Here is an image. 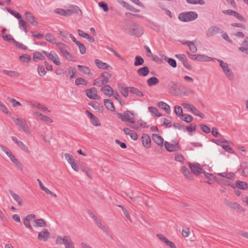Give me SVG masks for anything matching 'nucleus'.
<instances>
[{
  "label": "nucleus",
  "mask_w": 248,
  "mask_h": 248,
  "mask_svg": "<svg viewBox=\"0 0 248 248\" xmlns=\"http://www.w3.org/2000/svg\"><path fill=\"white\" fill-rule=\"evenodd\" d=\"M217 175L219 176H221L224 178H227L228 179H232L234 176V174L233 172H222L218 173Z\"/></svg>",
  "instance_id": "nucleus-47"
},
{
  "label": "nucleus",
  "mask_w": 248,
  "mask_h": 248,
  "mask_svg": "<svg viewBox=\"0 0 248 248\" xmlns=\"http://www.w3.org/2000/svg\"><path fill=\"white\" fill-rule=\"evenodd\" d=\"M12 139L22 150H25L28 153L29 152L28 148L21 141L18 140V139L14 136L12 137Z\"/></svg>",
  "instance_id": "nucleus-24"
},
{
  "label": "nucleus",
  "mask_w": 248,
  "mask_h": 248,
  "mask_svg": "<svg viewBox=\"0 0 248 248\" xmlns=\"http://www.w3.org/2000/svg\"><path fill=\"white\" fill-rule=\"evenodd\" d=\"M63 244L65 248H75L74 245L71 238L68 236H64Z\"/></svg>",
  "instance_id": "nucleus-32"
},
{
  "label": "nucleus",
  "mask_w": 248,
  "mask_h": 248,
  "mask_svg": "<svg viewBox=\"0 0 248 248\" xmlns=\"http://www.w3.org/2000/svg\"><path fill=\"white\" fill-rule=\"evenodd\" d=\"M45 59V56L38 51H35L33 53V60L35 62H36L38 60H44Z\"/></svg>",
  "instance_id": "nucleus-41"
},
{
  "label": "nucleus",
  "mask_w": 248,
  "mask_h": 248,
  "mask_svg": "<svg viewBox=\"0 0 248 248\" xmlns=\"http://www.w3.org/2000/svg\"><path fill=\"white\" fill-rule=\"evenodd\" d=\"M129 91L132 93L136 94L138 96L141 97L143 96V93L137 88L134 87H129Z\"/></svg>",
  "instance_id": "nucleus-43"
},
{
  "label": "nucleus",
  "mask_w": 248,
  "mask_h": 248,
  "mask_svg": "<svg viewBox=\"0 0 248 248\" xmlns=\"http://www.w3.org/2000/svg\"><path fill=\"white\" fill-rule=\"evenodd\" d=\"M189 167L192 172L195 175H198L202 172L203 169L201 167L200 164L198 163H189Z\"/></svg>",
  "instance_id": "nucleus-8"
},
{
  "label": "nucleus",
  "mask_w": 248,
  "mask_h": 248,
  "mask_svg": "<svg viewBox=\"0 0 248 248\" xmlns=\"http://www.w3.org/2000/svg\"><path fill=\"white\" fill-rule=\"evenodd\" d=\"M123 131L125 134L126 135H129L132 139L134 140H136L138 139V136L136 132L134 131L130 130L128 128H124Z\"/></svg>",
  "instance_id": "nucleus-19"
},
{
  "label": "nucleus",
  "mask_w": 248,
  "mask_h": 248,
  "mask_svg": "<svg viewBox=\"0 0 248 248\" xmlns=\"http://www.w3.org/2000/svg\"><path fill=\"white\" fill-rule=\"evenodd\" d=\"M129 91V87H122L121 89V93L125 97L128 95V92Z\"/></svg>",
  "instance_id": "nucleus-64"
},
{
  "label": "nucleus",
  "mask_w": 248,
  "mask_h": 248,
  "mask_svg": "<svg viewBox=\"0 0 248 248\" xmlns=\"http://www.w3.org/2000/svg\"><path fill=\"white\" fill-rule=\"evenodd\" d=\"M180 119L187 123L191 122L193 119L191 115L187 114H183L180 117Z\"/></svg>",
  "instance_id": "nucleus-46"
},
{
  "label": "nucleus",
  "mask_w": 248,
  "mask_h": 248,
  "mask_svg": "<svg viewBox=\"0 0 248 248\" xmlns=\"http://www.w3.org/2000/svg\"><path fill=\"white\" fill-rule=\"evenodd\" d=\"M36 216L33 214H31L27 215L26 217L23 220V223L25 226L29 229L30 230H32V227L31 225L30 221L33 218H35Z\"/></svg>",
  "instance_id": "nucleus-12"
},
{
  "label": "nucleus",
  "mask_w": 248,
  "mask_h": 248,
  "mask_svg": "<svg viewBox=\"0 0 248 248\" xmlns=\"http://www.w3.org/2000/svg\"><path fill=\"white\" fill-rule=\"evenodd\" d=\"M78 68L79 71L84 74L87 75L88 76H92L93 75V73L91 72V69L87 66L78 65Z\"/></svg>",
  "instance_id": "nucleus-21"
},
{
  "label": "nucleus",
  "mask_w": 248,
  "mask_h": 248,
  "mask_svg": "<svg viewBox=\"0 0 248 248\" xmlns=\"http://www.w3.org/2000/svg\"><path fill=\"white\" fill-rule=\"evenodd\" d=\"M8 156L10 158L11 161L15 164L18 169L21 170H23L22 164L16 159L15 155H14L12 152L9 155L8 154Z\"/></svg>",
  "instance_id": "nucleus-18"
},
{
  "label": "nucleus",
  "mask_w": 248,
  "mask_h": 248,
  "mask_svg": "<svg viewBox=\"0 0 248 248\" xmlns=\"http://www.w3.org/2000/svg\"><path fill=\"white\" fill-rule=\"evenodd\" d=\"M66 12L67 16L75 14L79 15H82V12L80 8L78 6L74 5L70 6L69 8L66 10Z\"/></svg>",
  "instance_id": "nucleus-10"
},
{
  "label": "nucleus",
  "mask_w": 248,
  "mask_h": 248,
  "mask_svg": "<svg viewBox=\"0 0 248 248\" xmlns=\"http://www.w3.org/2000/svg\"><path fill=\"white\" fill-rule=\"evenodd\" d=\"M181 171L186 178L188 179H192L193 176L191 172L186 167H182Z\"/></svg>",
  "instance_id": "nucleus-35"
},
{
  "label": "nucleus",
  "mask_w": 248,
  "mask_h": 248,
  "mask_svg": "<svg viewBox=\"0 0 248 248\" xmlns=\"http://www.w3.org/2000/svg\"><path fill=\"white\" fill-rule=\"evenodd\" d=\"M95 63L97 67L99 69L109 70L112 69L111 66H109L108 64L106 62H104L98 59H95Z\"/></svg>",
  "instance_id": "nucleus-16"
},
{
  "label": "nucleus",
  "mask_w": 248,
  "mask_h": 248,
  "mask_svg": "<svg viewBox=\"0 0 248 248\" xmlns=\"http://www.w3.org/2000/svg\"><path fill=\"white\" fill-rule=\"evenodd\" d=\"M88 97L92 99H98L100 97L97 95V90L95 87H92L85 91Z\"/></svg>",
  "instance_id": "nucleus-9"
},
{
  "label": "nucleus",
  "mask_w": 248,
  "mask_h": 248,
  "mask_svg": "<svg viewBox=\"0 0 248 248\" xmlns=\"http://www.w3.org/2000/svg\"><path fill=\"white\" fill-rule=\"evenodd\" d=\"M54 12L61 16H67L66 10L62 8H57L54 10Z\"/></svg>",
  "instance_id": "nucleus-57"
},
{
  "label": "nucleus",
  "mask_w": 248,
  "mask_h": 248,
  "mask_svg": "<svg viewBox=\"0 0 248 248\" xmlns=\"http://www.w3.org/2000/svg\"><path fill=\"white\" fill-rule=\"evenodd\" d=\"M149 69L148 67L144 66L139 68L137 70V74L140 77H146L149 73Z\"/></svg>",
  "instance_id": "nucleus-26"
},
{
  "label": "nucleus",
  "mask_w": 248,
  "mask_h": 248,
  "mask_svg": "<svg viewBox=\"0 0 248 248\" xmlns=\"http://www.w3.org/2000/svg\"><path fill=\"white\" fill-rule=\"evenodd\" d=\"M162 58L164 59L165 61L167 62L172 67H176L177 62L174 59L169 58L165 55H162Z\"/></svg>",
  "instance_id": "nucleus-33"
},
{
  "label": "nucleus",
  "mask_w": 248,
  "mask_h": 248,
  "mask_svg": "<svg viewBox=\"0 0 248 248\" xmlns=\"http://www.w3.org/2000/svg\"><path fill=\"white\" fill-rule=\"evenodd\" d=\"M78 33L80 36L87 39L90 42L93 43L94 42V39L93 37L89 34L84 32L83 31L79 29L78 30Z\"/></svg>",
  "instance_id": "nucleus-22"
},
{
  "label": "nucleus",
  "mask_w": 248,
  "mask_h": 248,
  "mask_svg": "<svg viewBox=\"0 0 248 248\" xmlns=\"http://www.w3.org/2000/svg\"><path fill=\"white\" fill-rule=\"evenodd\" d=\"M7 100L12 104L14 107L21 106V104L19 102L17 101L15 99L8 97Z\"/></svg>",
  "instance_id": "nucleus-59"
},
{
  "label": "nucleus",
  "mask_w": 248,
  "mask_h": 248,
  "mask_svg": "<svg viewBox=\"0 0 248 248\" xmlns=\"http://www.w3.org/2000/svg\"><path fill=\"white\" fill-rule=\"evenodd\" d=\"M19 59L23 62H29L31 60V57L28 54H23L19 57Z\"/></svg>",
  "instance_id": "nucleus-53"
},
{
  "label": "nucleus",
  "mask_w": 248,
  "mask_h": 248,
  "mask_svg": "<svg viewBox=\"0 0 248 248\" xmlns=\"http://www.w3.org/2000/svg\"><path fill=\"white\" fill-rule=\"evenodd\" d=\"M88 83V82L82 78H78L75 80V84L77 86H79L80 85L87 86Z\"/></svg>",
  "instance_id": "nucleus-45"
},
{
  "label": "nucleus",
  "mask_w": 248,
  "mask_h": 248,
  "mask_svg": "<svg viewBox=\"0 0 248 248\" xmlns=\"http://www.w3.org/2000/svg\"><path fill=\"white\" fill-rule=\"evenodd\" d=\"M222 32L223 31L220 28L216 26H212L207 30L206 36L207 37H210L218 33H222Z\"/></svg>",
  "instance_id": "nucleus-6"
},
{
  "label": "nucleus",
  "mask_w": 248,
  "mask_h": 248,
  "mask_svg": "<svg viewBox=\"0 0 248 248\" xmlns=\"http://www.w3.org/2000/svg\"><path fill=\"white\" fill-rule=\"evenodd\" d=\"M174 112L176 115L180 118L183 115V110L181 107L176 106L174 108Z\"/></svg>",
  "instance_id": "nucleus-60"
},
{
  "label": "nucleus",
  "mask_w": 248,
  "mask_h": 248,
  "mask_svg": "<svg viewBox=\"0 0 248 248\" xmlns=\"http://www.w3.org/2000/svg\"><path fill=\"white\" fill-rule=\"evenodd\" d=\"M159 82V79L155 77H151L147 80V84L149 86L155 85L158 84Z\"/></svg>",
  "instance_id": "nucleus-42"
},
{
  "label": "nucleus",
  "mask_w": 248,
  "mask_h": 248,
  "mask_svg": "<svg viewBox=\"0 0 248 248\" xmlns=\"http://www.w3.org/2000/svg\"><path fill=\"white\" fill-rule=\"evenodd\" d=\"M152 139L158 146L163 147L164 139L161 136L158 134H153Z\"/></svg>",
  "instance_id": "nucleus-20"
},
{
  "label": "nucleus",
  "mask_w": 248,
  "mask_h": 248,
  "mask_svg": "<svg viewBox=\"0 0 248 248\" xmlns=\"http://www.w3.org/2000/svg\"><path fill=\"white\" fill-rule=\"evenodd\" d=\"M37 71L38 74L41 77L44 76L46 73L44 66L42 65H38L37 67Z\"/></svg>",
  "instance_id": "nucleus-52"
},
{
  "label": "nucleus",
  "mask_w": 248,
  "mask_h": 248,
  "mask_svg": "<svg viewBox=\"0 0 248 248\" xmlns=\"http://www.w3.org/2000/svg\"><path fill=\"white\" fill-rule=\"evenodd\" d=\"M235 186L236 187L241 189L245 190L248 189V185L244 181L237 180L236 182Z\"/></svg>",
  "instance_id": "nucleus-37"
},
{
  "label": "nucleus",
  "mask_w": 248,
  "mask_h": 248,
  "mask_svg": "<svg viewBox=\"0 0 248 248\" xmlns=\"http://www.w3.org/2000/svg\"><path fill=\"white\" fill-rule=\"evenodd\" d=\"M12 119L19 130H22L26 134H30V128L27 124L25 119L16 118L15 117H13Z\"/></svg>",
  "instance_id": "nucleus-2"
},
{
  "label": "nucleus",
  "mask_w": 248,
  "mask_h": 248,
  "mask_svg": "<svg viewBox=\"0 0 248 248\" xmlns=\"http://www.w3.org/2000/svg\"><path fill=\"white\" fill-rule=\"evenodd\" d=\"M7 11L10 13L12 16H14L17 19H20L22 18V16L20 13L18 12H15L13 10H12L11 8H7Z\"/></svg>",
  "instance_id": "nucleus-58"
},
{
  "label": "nucleus",
  "mask_w": 248,
  "mask_h": 248,
  "mask_svg": "<svg viewBox=\"0 0 248 248\" xmlns=\"http://www.w3.org/2000/svg\"><path fill=\"white\" fill-rule=\"evenodd\" d=\"M180 42L184 45L186 44L188 46L190 50L192 53H195L197 52V47L192 42L188 41L186 42H183L181 41H180Z\"/></svg>",
  "instance_id": "nucleus-39"
},
{
  "label": "nucleus",
  "mask_w": 248,
  "mask_h": 248,
  "mask_svg": "<svg viewBox=\"0 0 248 248\" xmlns=\"http://www.w3.org/2000/svg\"><path fill=\"white\" fill-rule=\"evenodd\" d=\"M193 114L199 116L202 118H204L205 116L203 114H202L196 108L193 106L191 108L190 111Z\"/></svg>",
  "instance_id": "nucleus-49"
},
{
  "label": "nucleus",
  "mask_w": 248,
  "mask_h": 248,
  "mask_svg": "<svg viewBox=\"0 0 248 248\" xmlns=\"http://www.w3.org/2000/svg\"><path fill=\"white\" fill-rule=\"evenodd\" d=\"M19 20V27L20 29H23L26 33L28 32L27 28L26 26V22L23 20L22 18L18 19Z\"/></svg>",
  "instance_id": "nucleus-55"
},
{
  "label": "nucleus",
  "mask_w": 248,
  "mask_h": 248,
  "mask_svg": "<svg viewBox=\"0 0 248 248\" xmlns=\"http://www.w3.org/2000/svg\"><path fill=\"white\" fill-rule=\"evenodd\" d=\"M104 104L106 108L111 111H114L115 110V107L113 102L110 99H106L104 100Z\"/></svg>",
  "instance_id": "nucleus-28"
},
{
  "label": "nucleus",
  "mask_w": 248,
  "mask_h": 248,
  "mask_svg": "<svg viewBox=\"0 0 248 248\" xmlns=\"http://www.w3.org/2000/svg\"><path fill=\"white\" fill-rule=\"evenodd\" d=\"M166 149L170 152L177 151L178 147L177 145L172 144L168 141H166L164 143Z\"/></svg>",
  "instance_id": "nucleus-29"
},
{
  "label": "nucleus",
  "mask_w": 248,
  "mask_h": 248,
  "mask_svg": "<svg viewBox=\"0 0 248 248\" xmlns=\"http://www.w3.org/2000/svg\"><path fill=\"white\" fill-rule=\"evenodd\" d=\"M142 143L143 146L146 148H149L151 147V139L150 137L147 134L144 133L141 137Z\"/></svg>",
  "instance_id": "nucleus-13"
},
{
  "label": "nucleus",
  "mask_w": 248,
  "mask_h": 248,
  "mask_svg": "<svg viewBox=\"0 0 248 248\" xmlns=\"http://www.w3.org/2000/svg\"><path fill=\"white\" fill-rule=\"evenodd\" d=\"M33 225L35 228L46 227L47 226L46 221L43 218L34 220Z\"/></svg>",
  "instance_id": "nucleus-31"
},
{
  "label": "nucleus",
  "mask_w": 248,
  "mask_h": 248,
  "mask_svg": "<svg viewBox=\"0 0 248 248\" xmlns=\"http://www.w3.org/2000/svg\"><path fill=\"white\" fill-rule=\"evenodd\" d=\"M50 236V233L47 229H44L42 231L39 233L38 235V239L46 241Z\"/></svg>",
  "instance_id": "nucleus-15"
},
{
  "label": "nucleus",
  "mask_w": 248,
  "mask_h": 248,
  "mask_svg": "<svg viewBox=\"0 0 248 248\" xmlns=\"http://www.w3.org/2000/svg\"><path fill=\"white\" fill-rule=\"evenodd\" d=\"M98 5L103 9L104 12H107L108 11L109 9L108 7V5L106 2L101 1L99 3Z\"/></svg>",
  "instance_id": "nucleus-63"
},
{
  "label": "nucleus",
  "mask_w": 248,
  "mask_h": 248,
  "mask_svg": "<svg viewBox=\"0 0 248 248\" xmlns=\"http://www.w3.org/2000/svg\"><path fill=\"white\" fill-rule=\"evenodd\" d=\"M45 40L51 44H56V39L50 33H47L45 35Z\"/></svg>",
  "instance_id": "nucleus-40"
},
{
  "label": "nucleus",
  "mask_w": 248,
  "mask_h": 248,
  "mask_svg": "<svg viewBox=\"0 0 248 248\" xmlns=\"http://www.w3.org/2000/svg\"><path fill=\"white\" fill-rule=\"evenodd\" d=\"M143 28L141 26L136 23H134L129 27L128 32L131 35L139 37L143 34Z\"/></svg>",
  "instance_id": "nucleus-3"
},
{
  "label": "nucleus",
  "mask_w": 248,
  "mask_h": 248,
  "mask_svg": "<svg viewBox=\"0 0 248 248\" xmlns=\"http://www.w3.org/2000/svg\"><path fill=\"white\" fill-rule=\"evenodd\" d=\"M158 106L161 109H163L165 110V111L168 113L170 114V113L171 110L170 108L169 105L167 103L163 102L160 101L158 103Z\"/></svg>",
  "instance_id": "nucleus-34"
},
{
  "label": "nucleus",
  "mask_w": 248,
  "mask_h": 248,
  "mask_svg": "<svg viewBox=\"0 0 248 248\" xmlns=\"http://www.w3.org/2000/svg\"><path fill=\"white\" fill-rule=\"evenodd\" d=\"M101 91L108 96H111L114 93L113 89L109 85H105L101 89Z\"/></svg>",
  "instance_id": "nucleus-17"
},
{
  "label": "nucleus",
  "mask_w": 248,
  "mask_h": 248,
  "mask_svg": "<svg viewBox=\"0 0 248 248\" xmlns=\"http://www.w3.org/2000/svg\"><path fill=\"white\" fill-rule=\"evenodd\" d=\"M31 106L32 108H37L46 113L50 112V111L46 107L39 103L34 102L31 104Z\"/></svg>",
  "instance_id": "nucleus-23"
},
{
  "label": "nucleus",
  "mask_w": 248,
  "mask_h": 248,
  "mask_svg": "<svg viewBox=\"0 0 248 248\" xmlns=\"http://www.w3.org/2000/svg\"><path fill=\"white\" fill-rule=\"evenodd\" d=\"M25 16L27 19L34 26H37L38 24V22L36 18H35L33 15L29 12H26L25 14Z\"/></svg>",
  "instance_id": "nucleus-14"
},
{
  "label": "nucleus",
  "mask_w": 248,
  "mask_h": 248,
  "mask_svg": "<svg viewBox=\"0 0 248 248\" xmlns=\"http://www.w3.org/2000/svg\"><path fill=\"white\" fill-rule=\"evenodd\" d=\"M133 111L126 110L123 113H117V115L118 117L120 119L122 122H129L131 124H135L136 121L134 118L130 117V115H133Z\"/></svg>",
  "instance_id": "nucleus-4"
},
{
  "label": "nucleus",
  "mask_w": 248,
  "mask_h": 248,
  "mask_svg": "<svg viewBox=\"0 0 248 248\" xmlns=\"http://www.w3.org/2000/svg\"><path fill=\"white\" fill-rule=\"evenodd\" d=\"M9 192L13 198L17 202L18 204L21 206L23 202L22 198L12 190H9Z\"/></svg>",
  "instance_id": "nucleus-25"
},
{
  "label": "nucleus",
  "mask_w": 248,
  "mask_h": 248,
  "mask_svg": "<svg viewBox=\"0 0 248 248\" xmlns=\"http://www.w3.org/2000/svg\"><path fill=\"white\" fill-rule=\"evenodd\" d=\"M198 17L197 13L194 11L183 12L178 15V19L182 21L187 22L193 21Z\"/></svg>",
  "instance_id": "nucleus-1"
},
{
  "label": "nucleus",
  "mask_w": 248,
  "mask_h": 248,
  "mask_svg": "<svg viewBox=\"0 0 248 248\" xmlns=\"http://www.w3.org/2000/svg\"><path fill=\"white\" fill-rule=\"evenodd\" d=\"M47 58L52 61L57 65H60L61 62H60L58 56L56 53L53 51H50L47 56Z\"/></svg>",
  "instance_id": "nucleus-11"
},
{
  "label": "nucleus",
  "mask_w": 248,
  "mask_h": 248,
  "mask_svg": "<svg viewBox=\"0 0 248 248\" xmlns=\"http://www.w3.org/2000/svg\"><path fill=\"white\" fill-rule=\"evenodd\" d=\"M144 62V59L140 56H137L135 57V60L134 62V65L135 66H138L143 65Z\"/></svg>",
  "instance_id": "nucleus-44"
},
{
  "label": "nucleus",
  "mask_w": 248,
  "mask_h": 248,
  "mask_svg": "<svg viewBox=\"0 0 248 248\" xmlns=\"http://www.w3.org/2000/svg\"><path fill=\"white\" fill-rule=\"evenodd\" d=\"M224 203L226 205L232 209H237L240 212L245 211V209L237 202H231L228 200L225 199L224 200Z\"/></svg>",
  "instance_id": "nucleus-7"
},
{
  "label": "nucleus",
  "mask_w": 248,
  "mask_h": 248,
  "mask_svg": "<svg viewBox=\"0 0 248 248\" xmlns=\"http://www.w3.org/2000/svg\"><path fill=\"white\" fill-rule=\"evenodd\" d=\"M63 56L67 60L75 62L76 61V58L74 57L71 53H70L68 51L65 52V54L63 55Z\"/></svg>",
  "instance_id": "nucleus-61"
},
{
  "label": "nucleus",
  "mask_w": 248,
  "mask_h": 248,
  "mask_svg": "<svg viewBox=\"0 0 248 248\" xmlns=\"http://www.w3.org/2000/svg\"><path fill=\"white\" fill-rule=\"evenodd\" d=\"M196 125L195 124H191L190 125L186 126L185 128V131L187 130L190 135H192V133L196 131Z\"/></svg>",
  "instance_id": "nucleus-50"
},
{
  "label": "nucleus",
  "mask_w": 248,
  "mask_h": 248,
  "mask_svg": "<svg viewBox=\"0 0 248 248\" xmlns=\"http://www.w3.org/2000/svg\"><path fill=\"white\" fill-rule=\"evenodd\" d=\"M219 62V65L222 68L224 73L230 80L233 79V73L232 70L228 67V64L226 62H224L222 60L217 59Z\"/></svg>",
  "instance_id": "nucleus-5"
},
{
  "label": "nucleus",
  "mask_w": 248,
  "mask_h": 248,
  "mask_svg": "<svg viewBox=\"0 0 248 248\" xmlns=\"http://www.w3.org/2000/svg\"><path fill=\"white\" fill-rule=\"evenodd\" d=\"M118 2L121 3L123 5V6L124 7H125V8H126L127 10H128L129 11H131L132 12H135V13H138V12H140V10L134 8L132 6L129 5V4H128L127 3H126V2L123 1V0H118Z\"/></svg>",
  "instance_id": "nucleus-30"
},
{
  "label": "nucleus",
  "mask_w": 248,
  "mask_h": 248,
  "mask_svg": "<svg viewBox=\"0 0 248 248\" xmlns=\"http://www.w3.org/2000/svg\"><path fill=\"white\" fill-rule=\"evenodd\" d=\"M213 59L212 58L209 57L207 56L198 54V61L208 62L211 61Z\"/></svg>",
  "instance_id": "nucleus-51"
},
{
  "label": "nucleus",
  "mask_w": 248,
  "mask_h": 248,
  "mask_svg": "<svg viewBox=\"0 0 248 248\" xmlns=\"http://www.w3.org/2000/svg\"><path fill=\"white\" fill-rule=\"evenodd\" d=\"M148 26L155 31L158 32L160 31V27L157 23L151 20H148Z\"/></svg>",
  "instance_id": "nucleus-36"
},
{
  "label": "nucleus",
  "mask_w": 248,
  "mask_h": 248,
  "mask_svg": "<svg viewBox=\"0 0 248 248\" xmlns=\"http://www.w3.org/2000/svg\"><path fill=\"white\" fill-rule=\"evenodd\" d=\"M2 37L4 40L9 42H12L14 44L16 41V40L10 34H6V35H2Z\"/></svg>",
  "instance_id": "nucleus-56"
},
{
  "label": "nucleus",
  "mask_w": 248,
  "mask_h": 248,
  "mask_svg": "<svg viewBox=\"0 0 248 248\" xmlns=\"http://www.w3.org/2000/svg\"><path fill=\"white\" fill-rule=\"evenodd\" d=\"M148 110L151 113L153 114L155 116L159 117L162 116V115L161 113H160L158 112L157 109L155 107H149L148 108Z\"/></svg>",
  "instance_id": "nucleus-48"
},
{
  "label": "nucleus",
  "mask_w": 248,
  "mask_h": 248,
  "mask_svg": "<svg viewBox=\"0 0 248 248\" xmlns=\"http://www.w3.org/2000/svg\"><path fill=\"white\" fill-rule=\"evenodd\" d=\"M111 77V74L106 71L102 72L100 75V78H102V80L105 85L109 82V79Z\"/></svg>",
  "instance_id": "nucleus-27"
},
{
  "label": "nucleus",
  "mask_w": 248,
  "mask_h": 248,
  "mask_svg": "<svg viewBox=\"0 0 248 248\" xmlns=\"http://www.w3.org/2000/svg\"><path fill=\"white\" fill-rule=\"evenodd\" d=\"M212 141L214 143L217 144V145H218L219 146L223 145L222 143H229V141H228L226 140H221L219 139H212Z\"/></svg>",
  "instance_id": "nucleus-62"
},
{
  "label": "nucleus",
  "mask_w": 248,
  "mask_h": 248,
  "mask_svg": "<svg viewBox=\"0 0 248 248\" xmlns=\"http://www.w3.org/2000/svg\"><path fill=\"white\" fill-rule=\"evenodd\" d=\"M2 73L11 77H18L20 76L19 73L15 71L4 69L2 71Z\"/></svg>",
  "instance_id": "nucleus-38"
},
{
  "label": "nucleus",
  "mask_w": 248,
  "mask_h": 248,
  "mask_svg": "<svg viewBox=\"0 0 248 248\" xmlns=\"http://www.w3.org/2000/svg\"><path fill=\"white\" fill-rule=\"evenodd\" d=\"M77 46L78 47L79 51L81 54H84L86 52V48L84 45L80 42H76Z\"/></svg>",
  "instance_id": "nucleus-54"
}]
</instances>
